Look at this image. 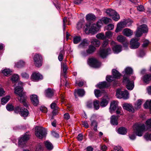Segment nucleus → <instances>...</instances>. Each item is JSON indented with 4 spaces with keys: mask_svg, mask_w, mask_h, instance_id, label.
<instances>
[{
    "mask_svg": "<svg viewBox=\"0 0 151 151\" xmlns=\"http://www.w3.org/2000/svg\"><path fill=\"white\" fill-rule=\"evenodd\" d=\"M111 20V19L109 18L104 17L98 21L96 24H93L91 27L90 23L86 24L84 27L85 31L86 33L88 34H95L99 30L103 23L107 24Z\"/></svg>",
    "mask_w": 151,
    "mask_h": 151,
    "instance_id": "f257e3e1",
    "label": "nucleus"
},
{
    "mask_svg": "<svg viewBox=\"0 0 151 151\" xmlns=\"http://www.w3.org/2000/svg\"><path fill=\"white\" fill-rule=\"evenodd\" d=\"M24 83L21 81L18 82V86L14 89L15 93L18 95V100L21 102L23 103L24 106L27 107V104L26 102L27 97L26 96L25 93L23 92L22 86Z\"/></svg>",
    "mask_w": 151,
    "mask_h": 151,
    "instance_id": "f03ea898",
    "label": "nucleus"
},
{
    "mask_svg": "<svg viewBox=\"0 0 151 151\" xmlns=\"http://www.w3.org/2000/svg\"><path fill=\"white\" fill-rule=\"evenodd\" d=\"M133 129L136 135L139 136H142L145 130V125L141 124H135L133 126Z\"/></svg>",
    "mask_w": 151,
    "mask_h": 151,
    "instance_id": "7ed1b4c3",
    "label": "nucleus"
},
{
    "mask_svg": "<svg viewBox=\"0 0 151 151\" xmlns=\"http://www.w3.org/2000/svg\"><path fill=\"white\" fill-rule=\"evenodd\" d=\"M108 44V41H105L103 42L102 45V48L101 49L99 52V54L103 58H105L108 54L110 53L111 49L108 48L106 49L105 48Z\"/></svg>",
    "mask_w": 151,
    "mask_h": 151,
    "instance_id": "20e7f679",
    "label": "nucleus"
},
{
    "mask_svg": "<svg viewBox=\"0 0 151 151\" xmlns=\"http://www.w3.org/2000/svg\"><path fill=\"white\" fill-rule=\"evenodd\" d=\"M113 76H108L106 77V80L108 82H110L112 81H115L116 79L119 78L121 74L115 69H113L112 71Z\"/></svg>",
    "mask_w": 151,
    "mask_h": 151,
    "instance_id": "39448f33",
    "label": "nucleus"
},
{
    "mask_svg": "<svg viewBox=\"0 0 151 151\" xmlns=\"http://www.w3.org/2000/svg\"><path fill=\"white\" fill-rule=\"evenodd\" d=\"M35 135L39 138L41 139L46 134L45 129L42 127H37L35 128Z\"/></svg>",
    "mask_w": 151,
    "mask_h": 151,
    "instance_id": "423d86ee",
    "label": "nucleus"
},
{
    "mask_svg": "<svg viewBox=\"0 0 151 151\" xmlns=\"http://www.w3.org/2000/svg\"><path fill=\"white\" fill-rule=\"evenodd\" d=\"M107 14L111 17L115 21H117L120 19L118 14L114 10L111 9H108L106 11Z\"/></svg>",
    "mask_w": 151,
    "mask_h": 151,
    "instance_id": "0eeeda50",
    "label": "nucleus"
},
{
    "mask_svg": "<svg viewBox=\"0 0 151 151\" xmlns=\"http://www.w3.org/2000/svg\"><path fill=\"white\" fill-rule=\"evenodd\" d=\"M148 28L146 25L143 24L139 27L137 29L135 36L137 37H140L143 33H146L147 32Z\"/></svg>",
    "mask_w": 151,
    "mask_h": 151,
    "instance_id": "6e6552de",
    "label": "nucleus"
},
{
    "mask_svg": "<svg viewBox=\"0 0 151 151\" xmlns=\"http://www.w3.org/2000/svg\"><path fill=\"white\" fill-rule=\"evenodd\" d=\"M123 83L126 85L127 88L129 90H132L134 87V82L132 81H130L129 78L126 77L125 75L123 77Z\"/></svg>",
    "mask_w": 151,
    "mask_h": 151,
    "instance_id": "1a4fd4ad",
    "label": "nucleus"
},
{
    "mask_svg": "<svg viewBox=\"0 0 151 151\" xmlns=\"http://www.w3.org/2000/svg\"><path fill=\"white\" fill-rule=\"evenodd\" d=\"M42 57L39 54H35L33 57V60L35 65L39 67L42 65Z\"/></svg>",
    "mask_w": 151,
    "mask_h": 151,
    "instance_id": "9d476101",
    "label": "nucleus"
},
{
    "mask_svg": "<svg viewBox=\"0 0 151 151\" xmlns=\"http://www.w3.org/2000/svg\"><path fill=\"white\" fill-rule=\"evenodd\" d=\"M88 63L93 68H98L100 65V63L96 59L93 58L88 59Z\"/></svg>",
    "mask_w": 151,
    "mask_h": 151,
    "instance_id": "9b49d317",
    "label": "nucleus"
},
{
    "mask_svg": "<svg viewBox=\"0 0 151 151\" xmlns=\"http://www.w3.org/2000/svg\"><path fill=\"white\" fill-rule=\"evenodd\" d=\"M29 137L28 135L25 134L21 137L19 139L18 144L19 145L21 146V147H24V144L29 139Z\"/></svg>",
    "mask_w": 151,
    "mask_h": 151,
    "instance_id": "f8f14e48",
    "label": "nucleus"
},
{
    "mask_svg": "<svg viewBox=\"0 0 151 151\" xmlns=\"http://www.w3.org/2000/svg\"><path fill=\"white\" fill-rule=\"evenodd\" d=\"M96 50V48L92 45H90L88 48L86 50V52L85 51L82 52L81 55L84 56H86L88 54L93 53L95 52Z\"/></svg>",
    "mask_w": 151,
    "mask_h": 151,
    "instance_id": "ddd939ff",
    "label": "nucleus"
},
{
    "mask_svg": "<svg viewBox=\"0 0 151 151\" xmlns=\"http://www.w3.org/2000/svg\"><path fill=\"white\" fill-rule=\"evenodd\" d=\"M31 78L34 81H37L42 79L43 76L39 72H35L32 73Z\"/></svg>",
    "mask_w": 151,
    "mask_h": 151,
    "instance_id": "4468645a",
    "label": "nucleus"
},
{
    "mask_svg": "<svg viewBox=\"0 0 151 151\" xmlns=\"http://www.w3.org/2000/svg\"><path fill=\"white\" fill-rule=\"evenodd\" d=\"M138 40L136 38L132 39L130 41L131 48L136 49L138 48L140 44L138 42Z\"/></svg>",
    "mask_w": 151,
    "mask_h": 151,
    "instance_id": "2eb2a0df",
    "label": "nucleus"
},
{
    "mask_svg": "<svg viewBox=\"0 0 151 151\" xmlns=\"http://www.w3.org/2000/svg\"><path fill=\"white\" fill-rule=\"evenodd\" d=\"M127 21H124L119 23L117 25V27L115 30V32H118L120 31L123 28L127 27Z\"/></svg>",
    "mask_w": 151,
    "mask_h": 151,
    "instance_id": "dca6fc26",
    "label": "nucleus"
},
{
    "mask_svg": "<svg viewBox=\"0 0 151 151\" xmlns=\"http://www.w3.org/2000/svg\"><path fill=\"white\" fill-rule=\"evenodd\" d=\"M118 102L117 101H114L111 102L109 108V111L110 113H112L113 111L118 107Z\"/></svg>",
    "mask_w": 151,
    "mask_h": 151,
    "instance_id": "f3484780",
    "label": "nucleus"
},
{
    "mask_svg": "<svg viewBox=\"0 0 151 151\" xmlns=\"http://www.w3.org/2000/svg\"><path fill=\"white\" fill-rule=\"evenodd\" d=\"M123 108L129 112H134V109L131 104L128 103H124L123 104Z\"/></svg>",
    "mask_w": 151,
    "mask_h": 151,
    "instance_id": "a211bd4d",
    "label": "nucleus"
},
{
    "mask_svg": "<svg viewBox=\"0 0 151 151\" xmlns=\"http://www.w3.org/2000/svg\"><path fill=\"white\" fill-rule=\"evenodd\" d=\"M30 98L33 105L37 106L39 101L37 96L35 94L32 95L30 96Z\"/></svg>",
    "mask_w": 151,
    "mask_h": 151,
    "instance_id": "6ab92c4d",
    "label": "nucleus"
},
{
    "mask_svg": "<svg viewBox=\"0 0 151 151\" xmlns=\"http://www.w3.org/2000/svg\"><path fill=\"white\" fill-rule=\"evenodd\" d=\"M109 100V99L108 96H105L102 98L100 102L101 106L102 107L106 106L108 103Z\"/></svg>",
    "mask_w": 151,
    "mask_h": 151,
    "instance_id": "aec40b11",
    "label": "nucleus"
},
{
    "mask_svg": "<svg viewBox=\"0 0 151 151\" xmlns=\"http://www.w3.org/2000/svg\"><path fill=\"white\" fill-rule=\"evenodd\" d=\"M54 91L52 89L48 88L45 91V95L48 98L52 97L54 94Z\"/></svg>",
    "mask_w": 151,
    "mask_h": 151,
    "instance_id": "412c9836",
    "label": "nucleus"
},
{
    "mask_svg": "<svg viewBox=\"0 0 151 151\" xmlns=\"http://www.w3.org/2000/svg\"><path fill=\"white\" fill-rule=\"evenodd\" d=\"M122 32L124 35L127 37L131 36L133 33V32L128 28H126L124 29Z\"/></svg>",
    "mask_w": 151,
    "mask_h": 151,
    "instance_id": "4be33fe9",
    "label": "nucleus"
},
{
    "mask_svg": "<svg viewBox=\"0 0 151 151\" xmlns=\"http://www.w3.org/2000/svg\"><path fill=\"white\" fill-rule=\"evenodd\" d=\"M123 91H121L120 89H118L116 91V96L117 98L121 99L122 98H126L127 95V94L125 96H122Z\"/></svg>",
    "mask_w": 151,
    "mask_h": 151,
    "instance_id": "5701e85b",
    "label": "nucleus"
},
{
    "mask_svg": "<svg viewBox=\"0 0 151 151\" xmlns=\"http://www.w3.org/2000/svg\"><path fill=\"white\" fill-rule=\"evenodd\" d=\"M118 117L114 115L112 116L111 117V122L113 125H117L118 124L117 120Z\"/></svg>",
    "mask_w": 151,
    "mask_h": 151,
    "instance_id": "b1692460",
    "label": "nucleus"
},
{
    "mask_svg": "<svg viewBox=\"0 0 151 151\" xmlns=\"http://www.w3.org/2000/svg\"><path fill=\"white\" fill-rule=\"evenodd\" d=\"M122 47L120 45H116L113 47V50L115 53H118L122 50Z\"/></svg>",
    "mask_w": 151,
    "mask_h": 151,
    "instance_id": "393cba45",
    "label": "nucleus"
},
{
    "mask_svg": "<svg viewBox=\"0 0 151 151\" xmlns=\"http://www.w3.org/2000/svg\"><path fill=\"white\" fill-rule=\"evenodd\" d=\"M143 81L146 83H148L151 80V75L150 74L145 75L142 78Z\"/></svg>",
    "mask_w": 151,
    "mask_h": 151,
    "instance_id": "a878e982",
    "label": "nucleus"
},
{
    "mask_svg": "<svg viewBox=\"0 0 151 151\" xmlns=\"http://www.w3.org/2000/svg\"><path fill=\"white\" fill-rule=\"evenodd\" d=\"M110 85L109 83H107L106 82H101L97 85L98 87L99 88H101L105 87H109Z\"/></svg>",
    "mask_w": 151,
    "mask_h": 151,
    "instance_id": "bb28decb",
    "label": "nucleus"
},
{
    "mask_svg": "<svg viewBox=\"0 0 151 151\" xmlns=\"http://www.w3.org/2000/svg\"><path fill=\"white\" fill-rule=\"evenodd\" d=\"M77 93L79 96H83L85 94V92L82 89H78L76 92H75L74 93L75 97L77 98L76 95V93Z\"/></svg>",
    "mask_w": 151,
    "mask_h": 151,
    "instance_id": "cd10ccee",
    "label": "nucleus"
},
{
    "mask_svg": "<svg viewBox=\"0 0 151 151\" xmlns=\"http://www.w3.org/2000/svg\"><path fill=\"white\" fill-rule=\"evenodd\" d=\"M44 144L48 150H51L53 148L52 144L48 141H47L44 142Z\"/></svg>",
    "mask_w": 151,
    "mask_h": 151,
    "instance_id": "c85d7f7f",
    "label": "nucleus"
},
{
    "mask_svg": "<svg viewBox=\"0 0 151 151\" xmlns=\"http://www.w3.org/2000/svg\"><path fill=\"white\" fill-rule=\"evenodd\" d=\"M144 107L145 109H149L151 112V99L146 101L144 104Z\"/></svg>",
    "mask_w": 151,
    "mask_h": 151,
    "instance_id": "c756f323",
    "label": "nucleus"
},
{
    "mask_svg": "<svg viewBox=\"0 0 151 151\" xmlns=\"http://www.w3.org/2000/svg\"><path fill=\"white\" fill-rule=\"evenodd\" d=\"M21 115L24 117H27L29 114V112L27 109L22 108V109H21Z\"/></svg>",
    "mask_w": 151,
    "mask_h": 151,
    "instance_id": "7c9ffc66",
    "label": "nucleus"
},
{
    "mask_svg": "<svg viewBox=\"0 0 151 151\" xmlns=\"http://www.w3.org/2000/svg\"><path fill=\"white\" fill-rule=\"evenodd\" d=\"M118 132L119 134L124 135L127 133V130L124 127H120L118 129Z\"/></svg>",
    "mask_w": 151,
    "mask_h": 151,
    "instance_id": "2f4dec72",
    "label": "nucleus"
},
{
    "mask_svg": "<svg viewBox=\"0 0 151 151\" xmlns=\"http://www.w3.org/2000/svg\"><path fill=\"white\" fill-rule=\"evenodd\" d=\"M81 38L80 36H75L73 38V42L75 44L79 43L81 41Z\"/></svg>",
    "mask_w": 151,
    "mask_h": 151,
    "instance_id": "473e14b6",
    "label": "nucleus"
},
{
    "mask_svg": "<svg viewBox=\"0 0 151 151\" xmlns=\"http://www.w3.org/2000/svg\"><path fill=\"white\" fill-rule=\"evenodd\" d=\"M10 98V97L9 96H7L2 98L1 100V104L3 105L6 104L9 100Z\"/></svg>",
    "mask_w": 151,
    "mask_h": 151,
    "instance_id": "72a5a7b5",
    "label": "nucleus"
},
{
    "mask_svg": "<svg viewBox=\"0 0 151 151\" xmlns=\"http://www.w3.org/2000/svg\"><path fill=\"white\" fill-rule=\"evenodd\" d=\"M95 16L91 14H88L86 16V20L88 21L93 20L95 19Z\"/></svg>",
    "mask_w": 151,
    "mask_h": 151,
    "instance_id": "f704fd0d",
    "label": "nucleus"
},
{
    "mask_svg": "<svg viewBox=\"0 0 151 151\" xmlns=\"http://www.w3.org/2000/svg\"><path fill=\"white\" fill-rule=\"evenodd\" d=\"M91 43L95 47H98L100 45L99 41L96 39H93L91 40Z\"/></svg>",
    "mask_w": 151,
    "mask_h": 151,
    "instance_id": "c9c22d12",
    "label": "nucleus"
},
{
    "mask_svg": "<svg viewBox=\"0 0 151 151\" xmlns=\"http://www.w3.org/2000/svg\"><path fill=\"white\" fill-rule=\"evenodd\" d=\"M100 102L97 100H94L93 102V107L95 110L98 109L100 107Z\"/></svg>",
    "mask_w": 151,
    "mask_h": 151,
    "instance_id": "e433bc0d",
    "label": "nucleus"
},
{
    "mask_svg": "<svg viewBox=\"0 0 151 151\" xmlns=\"http://www.w3.org/2000/svg\"><path fill=\"white\" fill-rule=\"evenodd\" d=\"M25 65V62L23 61L20 60L15 64V66L17 68H21Z\"/></svg>",
    "mask_w": 151,
    "mask_h": 151,
    "instance_id": "4c0bfd02",
    "label": "nucleus"
},
{
    "mask_svg": "<svg viewBox=\"0 0 151 151\" xmlns=\"http://www.w3.org/2000/svg\"><path fill=\"white\" fill-rule=\"evenodd\" d=\"M117 40L121 42H126V39L125 37L121 35L118 36L117 38Z\"/></svg>",
    "mask_w": 151,
    "mask_h": 151,
    "instance_id": "58836bf2",
    "label": "nucleus"
},
{
    "mask_svg": "<svg viewBox=\"0 0 151 151\" xmlns=\"http://www.w3.org/2000/svg\"><path fill=\"white\" fill-rule=\"evenodd\" d=\"M142 103L141 99H138L135 104V108L136 109H138L140 108L141 105Z\"/></svg>",
    "mask_w": 151,
    "mask_h": 151,
    "instance_id": "ea45409f",
    "label": "nucleus"
},
{
    "mask_svg": "<svg viewBox=\"0 0 151 151\" xmlns=\"http://www.w3.org/2000/svg\"><path fill=\"white\" fill-rule=\"evenodd\" d=\"M2 72L5 76H7L10 75L12 71L9 69H5L3 70Z\"/></svg>",
    "mask_w": 151,
    "mask_h": 151,
    "instance_id": "a19ab883",
    "label": "nucleus"
},
{
    "mask_svg": "<svg viewBox=\"0 0 151 151\" xmlns=\"http://www.w3.org/2000/svg\"><path fill=\"white\" fill-rule=\"evenodd\" d=\"M96 37L99 39L103 40L105 39V37L103 33H101L97 34L96 35Z\"/></svg>",
    "mask_w": 151,
    "mask_h": 151,
    "instance_id": "79ce46f5",
    "label": "nucleus"
},
{
    "mask_svg": "<svg viewBox=\"0 0 151 151\" xmlns=\"http://www.w3.org/2000/svg\"><path fill=\"white\" fill-rule=\"evenodd\" d=\"M84 22L83 21H81L79 22L77 25V28L78 29H79L82 28L83 26Z\"/></svg>",
    "mask_w": 151,
    "mask_h": 151,
    "instance_id": "37998d69",
    "label": "nucleus"
},
{
    "mask_svg": "<svg viewBox=\"0 0 151 151\" xmlns=\"http://www.w3.org/2000/svg\"><path fill=\"white\" fill-rule=\"evenodd\" d=\"M19 78V76L17 74L13 75L11 78L12 81L14 82H16Z\"/></svg>",
    "mask_w": 151,
    "mask_h": 151,
    "instance_id": "c03bdc74",
    "label": "nucleus"
},
{
    "mask_svg": "<svg viewBox=\"0 0 151 151\" xmlns=\"http://www.w3.org/2000/svg\"><path fill=\"white\" fill-rule=\"evenodd\" d=\"M145 124L148 127V129L151 130V119L147 120Z\"/></svg>",
    "mask_w": 151,
    "mask_h": 151,
    "instance_id": "a18cd8bd",
    "label": "nucleus"
},
{
    "mask_svg": "<svg viewBox=\"0 0 151 151\" xmlns=\"http://www.w3.org/2000/svg\"><path fill=\"white\" fill-rule=\"evenodd\" d=\"M94 92L95 96L97 98L100 96L101 95L102 92L99 90H95Z\"/></svg>",
    "mask_w": 151,
    "mask_h": 151,
    "instance_id": "49530a36",
    "label": "nucleus"
},
{
    "mask_svg": "<svg viewBox=\"0 0 151 151\" xmlns=\"http://www.w3.org/2000/svg\"><path fill=\"white\" fill-rule=\"evenodd\" d=\"M88 43L86 41L83 40L79 45V46L80 47H84L88 45Z\"/></svg>",
    "mask_w": 151,
    "mask_h": 151,
    "instance_id": "de8ad7c7",
    "label": "nucleus"
},
{
    "mask_svg": "<svg viewBox=\"0 0 151 151\" xmlns=\"http://www.w3.org/2000/svg\"><path fill=\"white\" fill-rule=\"evenodd\" d=\"M125 71L126 74H130L132 73L133 70L131 68L127 67L125 69Z\"/></svg>",
    "mask_w": 151,
    "mask_h": 151,
    "instance_id": "09e8293b",
    "label": "nucleus"
},
{
    "mask_svg": "<svg viewBox=\"0 0 151 151\" xmlns=\"http://www.w3.org/2000/svg\"><path fill=\"white\" fill-rule=\"evenodd\" d=\"M114 28V25L113 24H109L105 27L106 29L108 30H112Z\"/></svg>",
    "mask_w": 151,
    "mask_h": 151,
    "instance_id": "8fccbe9b",
    "label": "nucleus"
},
{
    "mask_svg": "<svg viewBox=\"0 0 151 151\" xmlns=\"http://www.w3.org/2000/svg\"><path fill=\"white\" fill-rule=\"evenodd\" d=\"M112 33L111 31H107L105 33V38L106 37L110 38L112 37Z\"/></svg>",
    "mask_w": 151,
    "mask_h": 151,
    "instance_id": "3c124183",
    "label": "nucleus"
},
{
    "mask_svg": "<svg viewBox=\"0 0 151 151\" xmlns=\"http://www.w3.org/2000/svg\"><path fill=\"white\" fill-rule=\"evenodd\" d=\"M145 138L147 140H150L151 141V134L146 133L144 136Z\"/></svg>",
    "mask_w": 151,
    "mask_h": 151,
    "instance_id": "603ef678",
    "label": "nucleus"
},
{
    "mask_svg": "<svg viewBox=\"0 0 151 151\" xmlns=\"http://www.w3.org/2000/svg\"><path fill=\"white\" fill-rule=\"evenodd\" d=\"M6 108L8 111H12L14 109V106L12 104H8L6 106Z\"/></svg>",
    "mask_w": 151,
    "mask_h": 151,
    "instance_id": "864d4df0",
    "label": "nucleus"
},
{
    "mask_svg": "<svg viewBox=\"0 0 151 151\" xmlns=\"http://www.w3.org/2000/svg\"><path fill=\"white\" fill-rule=\"evenodd\" d=\"M62 67L63 68V72L65 74L67 69L66 65L65 64L63 63L62 65Z\"/></svg>",
    "mask_w": 151,
    "mask_h": 151,
    "instance_id": "5fc2aeb1",
    "label": "nucleus"
},
{
    "mask_svg": "<svg viewBox=\"0 0 151 151\" xmlns=\"http://www.w3.org/2000/svg\"><path fill=\"white\" fill-rule=\"evenodd\" d=\"M50 107L52 109H58V108L56 106V104L55 102H53L50 105Z\"/></svg>",
    "mask_w": 151,
    "mask_h": 151,
    "instance_id": "6e6d98bb",
    "label": "nucleus"
},
{
    "mask_svg": "<svg viewBox=\"0 0 151 151\" xmlns=\"http://www.w3.org/2000/svg\"><path fill=\"white\" fill-rule=\"evenodd\" d=\"M22 108L19 106H17L14 109V112L16 113H19V112L21 113V109H22Z\"/></svg>",
    "mask_w": 151,
    "mask_h": 151,
    "instance_id": "4d7b16f0",
    "label": "nucleus"
},
{
    "mask_svg": "<svg viewBox=\"0 0 151 151\" xmlns=\"http://www.w3.org/2000/svg\"><path fill=\"white\" fill-rule=\"evenodd\" d=\"M114 149V151H123V149L119 146H115Z\"/></svg>",
    "mask_w": 151,
    "mask_h": 151,
    "instance_id": "13d9d810",
    "label": "nucleus"
},
{
    "mask_svg": "<svg viewBox=\"0 0 151 151\" xmlns=\"http://www.w3.org/2000/svg\"><path fill=\"white\" fill-rule=\"evenodd\" d=\"M22 77L24 78L27 79L29 77V75L28 74L25 72H23L21 74Z\"/></svg>",
    "mask_w": 151,
    "mask_h": 151,
    "instance_id": "bf43d9fd",
    "label": "nucleus"
},
{
    "mask_svg": "<svg viewBox=\"0 0 151 151\" xmlns=\"http://www.w3.org/2000/svg\"><path fill=\"white\" fill-rule=\"evenodd\" d=\"M63 51H61L60 52L58 57V59L60 61H62L63 59Z\"/></svg>",
    "mask_w": 151,
    "mask_h": 151,
    "instance_id": "052dcab7",
    "label": "nucleus"
},
{
    "mask_svg": "<svg viewBox=\"0 0 151 151\" xmlns=\"http://www.w3.org/2000/svg\"><path fill=\"white\" fill-rule=\"evenodd\" d=\"M42 144H39L37 145L36 147V151H41L42 149Z\"/></svg>",
    "mask_w": 151,
    "mask_h": 151,
    "instance_id": "680f3d73",
    "label": "nucleus"
},
{
    "mask_svg": "<svg viewBox=\"0 0 151 151\" xmlns=\"http://www.w3.org/2000/svg\"><path fill=\"white\" fill-rule=\"evenodd\" d=\"M67 18L66 17H64L63 20V30L65 31V25L66 23V22H67Z\"/></svg>",
    "mask_w": 151,
    "mask_h": 151,
    "instance_id": "e2e57ef3",
    "label": "nucleus"
},
{
    "mask_svg": "<svg viewBox=\"0 0 151 151\" xmlns=\"http://www.w3.org/2000/svg\"><path fill=\"white\" fill-rule=\"evenodd\" d=\"M122 96H125L126 94H127V96L126 98H123L124 99H127L129 98V93L128 92L127 90H124V91H123L122 92Z\"/></svg>",
    "mask_w": 151,
    "mask_h": 151,
    "instance_id": "0e129e2a",
    "label": "nucleus"
},
{
    "mask_svg": "<svg viewBox=\"0 0 151 151\" xmlns=\"http://www.w3.org/2000/svg\"><path fill=\"white\" fill-rule=\"evenodd\" d=\"M63 117L65 119L68 120L70 119V116L68 113H66L64 114Z\"/></svg>",
    "mask_w": 151,
    "mask_h": 151,
    "instance_id": "69168bd1",
    "label": "nucleus"
},
{
    "mask_svg": "<svg viewBox=\"0 0 151 151\" xmlns=\"http://www.w3.org/2000/svg\"><path fill=\"white\" fill-rule=\"evenodd\" d=\"M40 110L44 113H46L47 111V108L45 107H41L40 108Z\"/></svg>",
    "mask_w": 151,
    "mask_h": 151,
    "instance_id": "338daca9",
    "label": "nucleus"
},
{
    "mask_svg": "<svg viewBox=\"0 0 151 151\" xmlns=\"http://www.w3.org/2000/svg\"><path fill=\"white\" fill-rule=\"evenodd\" d=\"M137 9L139 11H143L144 10V8L143 6L141 5L137 7Z\"/></svg>",
    "mask_w": 151,
    "mask_h": 151,
    "instance_id": "774afa93",
    "label": "nucleus"
}]
</instances>
